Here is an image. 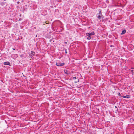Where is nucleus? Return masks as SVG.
<instances>
[{"label": "nucleus", "mask_w": 134, "mask_h": 134, "mask_svg": "<svg viewBox=\"0 0 134 134\" xmlns=\"http://www.w3.org/2000/svg\"><path fill=\"white\" fill-rule=\"evenodd\" d=\"M112 46V45H111V46H111V47H112V46Z\"/></svg>", "instance_id": "obj_23"}, {"label": "nucleus", "mask_w": 134, "mask_h": 134, "mask_svg": "<svg viewBox=\"0 0 134 134\" xmlns=\"http://www.w3.org/2000/svg\"><path fill=\"white\" fill-rule=\"evenodd\" d=\"M131 69H134V68H132V67L131 68Z\"/></svg>", "instance_id": "obj_16"}, {"label": "nucleus", "mask_w": 134, "mask_h": 134, "mask_svg": "<svg viewBox=\"0 0 134 134\" xmlns=\"http://www.w3.org/2000/svg\"><path fill=\"white\" fill-rule=\"evenodd\" d=\"M64 71L65 74H69L68 73V71L67 70H64Z\"/></svg>", "instance_id": "obj_5"}, {"label": "nucleus", "mask_w": 134, "mask_h": 134, "mask_svg": "<svg viewBox=\"0 0 134 134\" xmlns=\"http://www.w3.org/2000/svg\"><path fill=\"white\" fill-rule=\"evenodd\" d=\"M86 36H88L87 39L88 40H89L91 39V36L94 34V32L93 31L90 33H86Z\"/></svg>", "instance_id": "obj_1"}, {"label": "nucleus", "mask_w": 134, "mask_h": 134, "mask_svg": "<svg viewBox=\"0 0 134 134\" xmlns=\"http://www.w3.org/2000/svg\"><path fill=\"white\" fill-rule=\"evenodd\" d=\"M72 79L74 80V79H76V77H74L73 78H72Z\"/></svg>", "instance_id": "obj_10"}, {"label": "nucleus", "mask_w": 134, "mask_h": 134, "mask_svg": "<svg viewBox=\"0 0 134 134\" xmlns=\"http://www.w3.org/2000/svg\"><path fill=\"white\" fill-rule=\"evenodd\" d=\"M115 108H117V107L116 106H115Z\"/></svg>", "instance_id": "obj_20"}, {"label": "nucleus", "mask_w": 134, "mask_h": 134, "mask_svg": "<svg viewBox=\"0 0 134 134\" xmlns=\"http://www.w3.org/2000/svg\"><path fill=\"white\" fill-rule=\"evenodd\" d=\"M31 54H32L33 55H34L35 54V52L33 51H31Z\"/></svg>", "instance_id": "obj_6"}, {"label": "nucleus", "mask_w": 134, "mask_h": 134, "mask_svg": "<svg viewBox=\"0 0 134 134\" xmlns=\"http://www.w3.org/2000/svg\"><path fill=\"white\" fill-rule=\"evenodd\" d=\"M65 64L64 63H57L56 65L57 66H62L64 65Z\"/></svg>", "instance_id": "obj_2"}, {"label": "nucleus", "mask_w": 134, "mask_h": 134, "mask_svg": "<svg viewBox=\"0 0 134 134\" xmlns=\"http://www.w3.org/2000/svg\"><path fill=\"white\" fill-rule=\"evenodd\" d=\"M98 18L99 19H100L101 17L100 16V15H99L98 16Z\"/></svg>", "instance_id": "obj_8"}, {"label": "nucleus", "mask_w": 134, "mask_h": 134, "mask_svg": "<svg viewBox=\"0 0 134 134\" xmlns=\"http://www.w3.org/2000/svg\"><path fill=\"white\" fill-rule=\"evenodd\" d=\"M77 81H78V82L79 81V79H77Z\"/></svg>", "instance_id": "obj_22"}, {"label": "nucleus", "mask_w": 134, "mask_h": 134, "mask_svg": "<svg viewBox=\"0 0 134 134\" xmlns=\"http://www.w3.org/2000/svg\"><path fill=\"white\" fill-rule=\"evenodd\" d=\"M17 3H18V4H19V2H17Z\"/></svg>", "instance_id": "obj_19"}, {"label": "nucleus", "mask_w": 134, "mask_h": 134, "mask_svg": "<svg viewBox=\"0 0 134 134\" xmlns=\"http://www.w3.org/2000/svg\"><path fill=\"white\" fill-rule=\"evenodd\" d=\"M65 53L67 54V51L66 49H65Z\"/></svg>", "instance_id": "obj_13"}, {"label": "nucleus", "mask_w": 134, "mask_h": 134, "mask_svg": "<svg viewBox=\"0 0 134 134\" xmlns=\"http://www.w3.org/2000/svg\"><path fill=\"white\" fill-rule=\"evenodd\" d=\"M30 55V56L31 57V58H32V55Z\"/></svg>", "instance_id": "obj_18"}, {"label": "nucleus", "mask_w": 134, "mask_h": 134, "mask_svg": "<svg viewBox=\"0 0 134 134\" xmlns=\"http://www.w3.org/2000/svg\"><path fill=\"white\" fill-rule=\"evenodd\" d=\"M126 98H130V96L129 95H127L126 96Z\"/></svg>", "instance_id": "obj_7"}, {"label": "nucleus", "mask_w": 134, "mask_h": 134, "mask_svg": "<svg viewBox=\"0 0 134 134\" xmlns=\"http://www.w3.org/2000/svg\"><path fill=\"white\" fill-rule=\"evenodd\" d=\"M122 97H123L124 98H126V96H122Z\"/></svg>", "instance_id": "obj_14"}, {"label": "nucleus", "mask_w": 134, "mask_h": 134, "mask_svg": "<svg viewBox=\"0 0 134 134\" xmlns=\"http://www.w3.org/2000/svg\"><path fill=\"white\" fill-rule=\"evenodd\" d=\"M126 32V31L125 30H123L122 31V33L121 34V35L124 34Z\"/></svg>", "instance_id": "obj_4"}, {"label": "nucleus", "mask_w": 134, "mask_h": 134, "mask_svg": "<svg viewBox=\"0 0 134 134\" xmlns=\"http://www.w3.org/2000/svg\"><path fill=\"white\" fill-rule=\"evenodd\" d=\"M118 95L121 96V94L119 92L118 93Z\"/></svg>", "instance_id": "obj_12"}, {"label": "nucleus", "mask_w": 134, "mask_h": 134, "mask_svg": "<svg viewBox=\"0 0 134 134\" xmlns=\"http://www.w3.org/2000/svg\"><path fill=\"white\" fill-rule=\"evenodd\" d=\"M12 49L13 50H15V48H12Z\"/></svg>", "instance_id": "obj_17"}, {"label": "nucleus", "mask_w": 134, "mask_h": 134, "mask_svg": "<svg viewBox=\"0 0 134 134\" xmlns=\"http://www.w3.org/2000/svg\"><path fill=\"white\" fill-rule=\"evenodd\" d=\"M131 72H132V73H133V70H131Z\"/></svg>", "instance_id": "obj_11"}, {"label": "nucleus", "mask_w": 134, "mask_h": 134, "mask_svg": "<svg viewBox=\"0 0 134 134\" xmlns=\"http://www.w3.org/2000/svg\"><path fill=\"white\" fill-rule=\"evenodd\" d=\"M77 82V81L76 82H75V83H76Z\"/></svg>", "instance_id": "obj_21"}, {"label": "nucleus", "mask_w": 134, "mask_h": 134, "mask_svg": "<svg viewBox=\"0 0 134 134\" xmlns=\"http://www.w3.org/2000/svg\"><path fill=\"white\" fill-rule=\"evenodd\" d=\"M52 40V39L50 40V42H51Z\"/></svg>", "instance_id": "obj_15"}, {"label": "nucleus", "mask_w": 134, "mask_h": 134, "mask_svg": "<svg viewBox=\"0 0 134 134\" xmlns=\"http://www.w3.org/2000/svg\"><path fill=\"white\" fill-rule=\"evenodd\" d=\"M10 64V63L8 62H4V64L5 65H9Z\"/></svg>", "instance_id": "obj_3"}, {"label": "nucleus", "mask_w": 134, "mask_h": 134, "mask_svg": "<svg viewBox=\"0 0 134 134\" xmlns=\"http://www.w3.org/2000/svg\"><path fill=\"white\" fill-rule=\"evenodd\" d=\"M99 15H102V13H101V11H99Z\"/></svg>", "instance_id": "obj_9"}]
</instances>
